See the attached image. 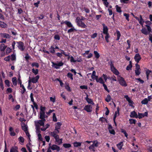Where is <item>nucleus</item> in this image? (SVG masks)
<instances>
[{"label": "nucleus", "instance_id": "obj_51", "mask_svg": "<svg viewBox=\"0 0 152 152\" xmlns=\"http://www.w3.org/2000/svg\"><path fill=\"white\" fill-rule=\"evenodd\" d=\"M124 16H125V17L126 18L127 20V21H129V14L125 13L124 14Z\"/></svg>", "mask_w": 152, "mask_h": 152}, {"label": "nucleus", "instance_id": "obj_53", "mask_svg": "<svg viewBox=\"0 0 152 152\" xmlns=\"http://www.w3.org/2000/svg\"><path fill=\"white\" fill-rule=\"evenodd\" d=\"M72 76H73V75L72 74L70 73V72H69L67 74V76L70 78V79L72 80H73V77H72Z\"/></svg>", "mask_w": 152, "mask_h": 152}, {"label": "nucleus", "instance_id": "obj_15", "mask_svg": "<svg viewBox=\"0 0 152 152\" xmlns=\"http://www.w3.org/2000/svg\"><path fill=\"white\" fill-rule=\"evenodd\" d=\"M50 147L51 149L53 150H56L57 151H59L60 150L59 147L55 145H53Z\"/></svg>", "mask_w": 152, "mask_h": 152}, {"label": "nucleus", "instance_id": "obj_57", "mask_svg": "<svg viewBox=\"0 0 152 152\" xmlns=\"http://www.w3.org/2000/svg\"><path fill=\"white\" fill-rule=\"evenodd\" d=\"M5 83L7 87H9L10 86V82L8 80H6L5 81Z\"/></svg>", "mask_w": 152, "mask_h": 152}, {"label": "nucleus", "instance_id": "obj_24", "mask_svg": "<svg viewBox=\"0 0 152 152\" xmlns=\"http://www.w3.org/2000/svg\"><path fill=\"white\" fill-rule=\"evenodd\" d=\"M141 32L145 35H147L148 34H149V33L147 31L146 29L144 28H142L141 30Z\"/></svg>", "mask_w": 152, "mask_h": 152}, {"label": "nucleus", "instance_id": "obj_21", "mask_svg": "<svg viewBox=\"0 0 152 152\" xmlns=\"http://www.w3.org/2000/svg\"><path fill=\"white\" fill-rule=\"evenodd\" d=\"M64 23L66 24L68 27H73V25L69 21L66 20L64 22Z\"/></svg>", "mask_w": 152, "mask_h": 152}, {"label": "nucleus", "instance_id": "obj_27", "mask_svg": "<svg viewBox=\"0 0 152 152\" xmlns=\"http://www.w3.org/2000/svg\"><path fill=\"white\" fill-rule=\"evenodd\" d=\"M86 99L87 102L91 104H94V103H93L92 100L91 99H89L88 98V96H87L86 97Z\"/></svg>", "mask_w": 152, "mask_h": 152}, {"label": "nucleus", "instance_id": "obj_63", "mask_svg": "<svg viewBox=\"0 0 152 152\" xmlns=\"http://www.w3.org/2000/svg\"><path fill=\"white\" fill-rule=\"evenodd\" d=\"M145 26L147 27V30L149 31V33L151 31V28L150 26L148 25H146Z\"/></svg>", "mask_w": 152, "mask_h": 152}, {"label": "nucleus", "instance_id": "obj_10", "mask_svg": "<svg viewBox=\"0 0 152 152\" xmlns=\"http://www.w3.org/2000/svg\"><path fill=\"white\" fill-rule=\"evenodd\" d=\"M136 68L135 70V74L136 75H139L140 73V66L137 64L135 65Z\"/></svg>", "mask_w": 152, "mask_h": 152}, {"label": "nucleus", "instance_id": "obj_48", "mask_svg": "<svg viewBox=\"0 0 152 152\" xmlns=\"http://www.w3.org/2000/svg\"><path fill=\"white\" fill-rule=\"evenodd\" d=\"M132 67V65L131 64V61H130V64L129 65H128L126 68V69L127 70H129L131 69Z\"/></svg>", "mask_w": 152, "mask_h": 152}, {"label": "nucleus", "instance_id": "obj_31", "mask_svg": "<svg viewBox=\"0 0 152 152\" xmlns=\"http://www.w3.org/2000/svg\"><path fill=\"white\" fill-rule=\"evenodd\" d=\"M140 19H139V23L142 25V27H143V24L144 23V21L143 19L142 18V17L141 15H140Z\"/></svg>", "mask_w": 152, "mask_h": 152}, {"label": "nucleus", "instance_id": "obj_44", "mask_svg": "<svg viewBox=\"0 0 152 152\" xmlns=\"http://www.w3.org/2000/svg\"><path fill=\"white\" fill-rule=\"evenodd\" d=\"M32 72L35 75H37L38 72V70L37 69H35L34 68H33L32 69Z\"/></svg>", "mask_w": 152, "mask_h": 152}, {"label": "nucleus", "instance_id": "obj_5", "mask_svg": "<svg viewBox=\"0 0 152 152\" xmlns=\"http://www.w3.org/2000/svg\"><path fill=\"white\" fill-rule=\"evenodd\" d=\"M117 79L121 85L125 87L127 86V84L123 77L120 76H118Z\"/></svg>", "mask_w": 152, "mask_h": 152}, {"label": "nucleus", "instance_id": "obj_38", "mask_svg": "<svg viewBox=\"0 0 152 152\" xmlns=\"http://www.w3.org/2000/svg\"><path fill=\"white\" fill-rule=\"evenodd\" d=\"M94 54L95 55V57L97 58H98L100 57L99 53L97 51H94Z\"/></svg>", "mask_w": 152, "mask_h": 152}, {"label": "nucleus", "instance_id": "obj_61", "mask_svg": "<svg viewBox=\"0 0 152 152\" xmlns=\"http://www.w3.org/2000/svg\"><path fill=\"white\" fill-rule=\"evenodd\" d=\"M33 94L32 93L30 94V97L31 101L33 102L34 103V100L33 97Z\"/></svg>", "mask_w": 152, "mask_h": 152}, {"label": "nucleus", "instance_id": "obj_2", "mask_svg": "<svg viewBox=\"0 0 152 152\" xmlns=\"http://www.w3.org/2000/svg\"><path fill=\"white\" fill-rule=\"evenodd\" d=\"M75 22L77 24V25L79 26L82 28H85L87 27V26L85 24V23L82 22L80 17H77L76 18Z\"/></svg>", "mask_w": 152, "mask_h": 152}, {"label": "nucleus", "instance_id": "obj_11", "mask_svg": "<svg viewBox=\"0 0 152 152\" xmlns=\"http://www.w3.org/2000/svg\"><path fill=\"white\" fill-rule=\"evenodd\" d=\"M84 109L87 112H91L92 111V107L91 105L88 104L85 106Z\"/></svg>", "mask_w": 152, "mask_h": 152}, {"label": "nucleus", "instance_id": "obj_18", "mask_svg": "<svg viewBox=\"0 0 152 152\" xmlns=\"http://www.w3.org/2000/svg\"><path fill=\"white\" fill-rule=\"evenodd\" d=\"M119 108L118 107L117 108V111L115 112L113 120L114 121V122H115V125H116V124L115 122V118H116V117L119 115Z\"/></svg>", "mask_w": 152, "mask_h": 152}, {"label": "nucleus", "instance_id": "obj_36", "mask_svg": "<svg viewBox=\"0 0 152 152\" xmlns=\"http://www.w3.org/2000/svg\"><path fill=\"white\" fill-rule=\"evenodd\" d=\"M12 81L13 83V84L15 86H16L17 85V79L16 77H14L12 78Z\"/></svg>", "mask_w": 152, "mask_h": 152}, {"label": "nucleus", "instance_id": "obj_56", "mask_svg": "<svg viewBox=\"0 0 152 152\" xmlns=\"http://www.w3.org/2000/svg\"><path fill=\"white\" fill-rule=\"evenodd\" d=\"M53 121L56 122L57 121V119L55 113H53Z\"/></svg>", "mask_w": 152, "mask_h": 152}, {"label": "nucleus", "instance_id": "obj_1", "mask_svg": "<svg viewBox=\"0 0 152 152\" xmlns=\"http://www.w3.org/2000/svg\"><path fill=\"white\" fill-rule=\"evenodd\" d=\"M45 119H41V120H37L34 121L36 127V130H40L42 131H45L50 126L49 124L44 125L45 121Z\"/></svg>", "mask_w": 152, "mask_h": 152}, {"label": "nucleus", "instance_id": "obj_54", "mask_svg": "<svg viewBox=\"0 0 152 152\" xmlns=\"http://www.w3.org/2000/svg\"><path fill=\"white\" fill-rule=\"evenodd\" d=\"M116 11L118 12H121V8L118 7V5L116 6Z\"/></svg>", "mask_w": 152, "mask_h": 152}, {"label": "nucleus", "instance_id": "obj_12", "mask_svg": "<svg viewBox=\"0 0 152 152\" xmlns=\"http://www.w3.org/2000/svg\"><path fill=\"white\" fill-rule=\"evenodd\" d=\"M141 56L139 53L136 54L134 57V59L135 61L137 63L139 62L141 60Z\"/></svg>", "mask_w": 152, "mask_h": 152}, {"label": "nucleus", "instance_id": "obj_19", "mask_svg": "<svg viewBox=\"0 0 152 152\" xmlns=\"http://www.w3.org/2000/svg\"><path fill=\"white\" fill-rule=\"evenodd\" d=\"M36 132L37 134L38 139L40 141H42V138L41 134H40V130H36Z\"/></svg>", "mask_w": 152, "mask_h": 152}, {"label": "nucleus", "instance_id": "obj_33", "mask_svg": "<svg viewBox=\"0 0 152 152\" xmlns=\"http://www.w3.org/2000/svg\"><path fill=\"white\" fill-rule=\"evenodd\" d=\"M96 81L97 82H99L102 84L104 83L102 77H100L99 79H98V78H96Z\"/></svg>", "mask_w": 152, "mask_h": 152}, {"label": "nucleus", "instance_id": "obj_46", "mask_svg": "<svg viewBox=\"0 0 152 152\" xmlns=\"http://www.w3.org/2000/svg\"><path fill=\"white\" fill-rule=\"evenodd\" d=\"M31 65L32 66V67L35 66L37 68H38L39 67V65L36 62H34L32 63L31 64Z\"/></svg>", "mask_w": 152, "mask_h": 152}, {"label": "nucleus", "instance_id": "obj_62", "mask_svg": "<svg viewBox=\"0 0 152 152\" xmlns=\"http://www.w3.org/2000/svg\"><path fill=\"white\" fill-rule=\"evenodd\" d=\"M121 132L122 133H123L124 134V135L127 138H128V134H127L126 133V131L123 130V129H122V130L121 131Z\"/></svg>", "mask_w": 152, "mask_h": 152}, {"label": "nucleus", "instance_id": "obj_60", "mask_svg": "<svg viewBox=\"0 0 152 152\" xmlns=\"http://www.w3.org/2000/svg\"><path fill=\"white\" fill-rule=\"evenodd\" d=\"M80 88L81 89H88V87L86 85L81 86H80Z\"/></svg>", "mask_w": 152, "mask_h": 152}, {"label": "nucleus", "instance_id": "obj_37", "mask_svg": "<svg viewBox=\"0 0 152 152\" xmlns=\"http://www.w3.org/2000/svg\"><path fill=\"white\" fill-rule=\"evenodd\" d=\"M148 100L147 98H145L142 101L141 103L142 104H147L148 102Z\"/></svg>", "mask_w": 152, "mask_h": 152}, {"label": "nucleus", "instance_id": "obj_9", "mask_svg": "<svg viewBox=\"0 0 152 152\" xmlns=\"http://www.w3.org/2000/svg\"><path fill=\"white\" fill-rule=\"evenodd\" d=\"M39 75H37L35 77L31 78L30 77H29V82H32L33 83H36L38 80L39 79Z\"/></svg>", "mask_w": 152, "mask_h": 152}, {"label": "nucleus", "instance_id": "obj_4", "mask_svg": "<svg viewBox=\"0 0 152 152\" xmlns=\"http://www.w3.org/2000/svg\"><path fill=\"white\" fill-rule=\"evenodd\" d=\"M93 144L90 145L88 148L89 149L92 150L93 151L95 152V147H97L99 145V142L97 140L92 141Z\"/></svg>", "mask_w": 152, "mask_h": 152}, {"label": "nucleus", "instance_id": "obj_39", "mask_svg": "<svg viewBox=\"0 0 152 152\" xmlns=\"http://www.w3.org/2000/svg\"><path fill=\"white\" fill-rule=\"evenodd\" d=\"M63 146L65 148H70L71 147V145L69 143L64 144L63 145Z\"/></svg>", "mask_w": 152, "mask_h": 152}, {"label": "nucleus", "instance_id": "obj_49", "mask_svg": "<svg viewBox=\"0 0 152 152\" xmlns=\"http://www.w3.org/2000/svg\"><path fill=\"white\" fill-rule=\"evenodd\" d=\"M151 71L148 70L146 71V75L148 79V77L149 75L150 74V73L151 72Z\"/></svg>", "mask_w": 152, "mask_h": 152}, {"label": "nucleus", "instance_id": "obj_41", "mask_svg": "<svg viewBox=\"0 0 152 152\" xmlns=\"http://www.w3.org/2000/svg\"><path fill=\"white\" fill-rule=\"evenodd\" d=\"M105 34L106 35V36L105 37V39L107 42H109V41L108 39L110 37L109 34L108 33Z\"/></svg>", "mask_w": 152, "mask_h": 152}, {"label": "nucleus", "instance_id": "obj_22", "mask_svg": "<svg viewBox=\"0 0 152 152\" xmlns=\"http://www.w3.org/2000/svg\"><path fill=\"white\" fill-rule=\"evenodd\" d=\"M130 116L131 117L133 118L135 117L136 118H137L138 117V116L137 114L134 111H133L131 112V114L130 115Z\"/></svg>", "mask_w": 152, "mask_h": 152}, {"label": "nucleus", "instance_id": "obj_43", "mask_svg": "<svg viewBox=\"0 0 152 152\" xmlns=\"http://www.w3.org/2000/svg\"><path fill=\"white\" fill-rule=\"evenodd\" d=\"M116 32L117 35V40H118L120 39L121 34L120 31H117Z\"/></svg>", "mask_w": 152, "mask_h": 152}, {"label": "nucleus", "instance_id": "obj_40", "mask_svg": "<svg viewBox=\"0 0 152 152\" xmlns=\"http://www.w3.org/2000/svg\"><path fill=\"white\" fill-rule=\"evenodd\" d=\"M50 52L52 53H55V48L53 46H51L49 49Z\"/></svg>", "mask_w": 152, "mask_h": 152}, {"label": "nucleus", "instance_id": "obj_13", "mask_svg": "<svg viewBox=\"0 0 152 152\" xmlns=\"http://www.w3.org/2000/svg\"><path fill=\"white\" fill-rule=\"evenodd\" d=\"M102 25L103 26V33L104 34L108 33V28L107 26H106L104 23H103Z\"/></svg>", "mask_w": 152, "mask_h": 152}, {"label": "nucleus", "instance_id": "obj_17", "mask_svg": "<svg viewBox=\"0 0 152 152\" xmlns=\"http://www.w3.org/2000/svg\"><path fill=\"white\" fill-rule=\"evenodd\" d=\"M0 35L1 37L3 38H10V36L9 34L5 33H1L0 34Z\"/></svg>", "mask_w": 152, "mask_h": 152}, {"label": "nucleus", "instance_id": "obj_45", "mask_svg": "<svg viewBox=\"0 0 152 152\" xmlns=\"http://www.w3.org/2000/svg\"><path fill=\"white\" fill-rule=\"evenodd\" d=\"M11 60L12 61H14L16 59V56L15 54H12L11 56Z\"/></svg>", "mask_w": 152, "mask_h": 152}, {"label": "nucleus", "instance_id": "obj_14", "mask_svg": "<svg viewBox=\"0 0 152 152\" xmlns=\"http://www.w3.org/2000/svg\"><path fill=\"white\" fill-rule=\"evenodd\" d=\"M148 113L147 112H145L144 113H138V117L139 118H141L145 116H147Z\"/></svg>", "mask_w": 152, "mask_h": 152}, {"label": "nucleus", "instance_id": "obj_30", "mask_svg": "<svg viewBox=\"0 0 152 152\" xmlns=\"http://www.w3.org/2000/svg\"><path fill=\"white\" fill-rule=\"evenodd\" d=\"M10 152H18V148L16 146L12 147L10 150Z\"/></svg>", "mask_w": 152, "mask_h": 152}, {"label": "nucleus", "instance_id": "obj_23", "mask_svg": "<svg viewBox=\"0 0 152 152\" xmlns=\"http://www.w3.org/2000/svg\"><path fill=\"white\" fill-rule=\"evenodd\" d=\"M7 47V46L3 44H1L0 45V51H4Z\"/></svg>", "mask_w": 152, "mask_h": 152}, {"label": "nucleus", "instance_id": "obj_6", "mask_svg": "<svg viewBox=\"0 0 152 152\" xmlns=\"http://www.w3.org/2000/svg\"><path fill=\"white\" fill-rule=\"evenodd\" d=\"M110 68L111 71L115 75H118L119 74V73L118 70L114 67L113 64L112 62H111L110 63Z\"/></svg>", "mask_w": 152, "mask_h": 152}, {"label": "nucleus", "instance_id": "obj_20", "mask_svg": "<svg viewBox=\"0 0 152 152\" xmlns=\"http://www.w3.org/2000/svg\"><path fill=\"white\" fill-rule=\"evenodd\" d=\"M39 118L41 119H45V112L40 111Z\"/></svg>", "mask_w": 152, "mask_h": 152}, {"label": "nucleus", "instance_id": "obj_16", "mask_svg": "<svg viewBox=\"0 0 152 152\" xmlns=\"http://www.w3.org/2000/svg\"><path fill=\"white\" fill-rule=\"evenodd\" d=\"M108 129L109 132L113 134H115V132L113 129L112 126L111 125L109 124L108 125Z\"/></svg>", "mask_w": 152, "mask_h": 152}, {"label": "nucleus", "instance_id": "obj_64", "mask_svg": "<svg viewBox=\"0 0 152 152\" xmlns=\"http://www.w3.org/2000/svg\"><path fill=\"white\" fill-rule=\"evenodd\" d=\"M75 30V29L74 28H72L69 29L67 31V32L68 33H70L74 31Z\"/></svg>", "mask_w": 152, "mask_h": 152}, {"label": "nucleus", "instance_id": "obj_34", "mask_svg": "<svg viewBox=\"0 0 152 152\" xmlns=\"http://www.w3.org/2000/svg\"><path fill=\"white\" fill-rule=\"evenodd\" d=\"M123 145V142H121L119 143L117 145V146L118 148L119 149L121 150L122 148V147Z\"/></svg>", "mask_w": 152, "mask_h": 152}, {"label": "nucleus", "instance_id": "obj_42", "mask_svg": "<svg viewBox=\"0 0 152 152\" xmlns=\"http://www.w3.org/2000/svg\"><path fill=\"white\" fill-rule=\"evenodd\" d=\"M111 99V97L110 95H108L105 99L106 101L107 102H110Z\"/></svg>", "mask_w": 152, "mask_h": 152}, {"label": "nucleus", "instance_id": "obj_47", "mask_svg": "<svg viewBox=\"0 0 152 152\" xmlns=\"http://www.w3.org/2000/svg\"><path fill=\"white\" fill-rule=\"evenodd\" d=\"M129 123L130 124H135L136 121L134 119H131L129 120Z\"/></svg>", "mask_w": 152, "mask_h": 152}, {"label": "nucleus", "instance_id": "obj_3", "mask_svg": "<svg viewBox=\"0 0 152 152\" xmlns=\"http://www.w3.org/2000/svg\"><path fill=\"white\" fill-rule=\"evenodd\" d=\"M50 135L54 138L56 142L58 143V144H60L62 143V139H59V136L57 134L54 133V132H52L50 133Z\"/></svg>", "mask_w": 152, "mask_h": 152}, {"label": "nucleus", "instance_id": "obj_7", "mask_svg": "<svg viewBox=\"0 0 152 152\" xmlns=\"http://www.w3.org/2000/svg\"><path fill=\"white\" fill-rule=\"evenodd\" d=\"M17 46L18 49L21 51H23L25 49V47L24 46V43L21 42H16Z\"/></svg>", "mask_w": 152, "mask_h": 152}, {"label": "nucleus", "instance_id": "obj_8", "mask_svg": "<svg viewBox=\"0 0 152 152\" xmlns=\"http://www.w3.org/2000/svg\"><path fill=\"white\" fill-rule=\"evenodd\" d=\"M51 63L52 64V66L56 69H59V67L62 66L64 64V63L62 61L58 62L56 63H54L53 62H52Z\"/></svg>", "mask_w": 152, "mask_h": 152}, {"label": "nucleus", "instance_id": "obj_28", "mask_svg": "<svg viewBox=\"0 0 152 152\" xmlns=\"http://www.w3.org/2000/svg\"><path fill=\"white\" fill-rule=\"evenodd\" d=\"M7 25L3 22L0 21V26L2 28H6Z\"/></svg>", "mask_w": 152, "mask_h": 152}, {"label": "nucleus", "instance_id": "obj_55", "mask_svg": "<svg viewBox=\"0 0 152 152\" xmlns=\"http://www.w3.org/2000/svg\"><path fill=\"white\" fill-rule=\"evenodd\" d=\"M104 4L106 7H108L109 4L108 2H107V0H102Z\"/></svg>", "mask_w": 152, "mask_h": 152}, {"label": "nucleus", "instance_id": "obj_50", "mask_svg": "<svg viewBox=\"0 0 152 152\" xmlns=\"http://www.w3.org/2000/svg\"><path fill=\"white\" fill-rule=\"evenodd\" d=\"M11 59V56H9L4 58V60L6 61H9Z\"/></svg>", "mask_w": 152, "mask_h": 152}, {"label": "nucleus", "instance_id": "obj_35", "mask_svg": "<svg viewBox=\"0 0 152 152\" xmlns=\"http://www.w3.org/2000/svg\"><path fill=\"white\" fill-rule=\"evenodd\" d=\"M124 97L126 99V100L130 103L132 104L133 103L131 99L127 95H125Z\"/></svg>", "mask_w": 152, "mask_h": 152}, {"label": "nucleus", "instance_id": "obj_59", "mask_svg": "<svg viewBox=\"0 0 152 152\" xmlns=\"http://www.w3.org/2000/svg\"><path fill=\"white\" fill-rule=\"evenodd\" d=\"M70 61L71 62L75 63L76 62V60H75L73 57L72 56L70 57Z\"/></svg>", "mask_w": 152, "mask_h": 152}, {"label": "nucleus", "instance_id": "obj_58", "mask_svg": "<svg viewBox=\"0 0 152 152\" xmlns=\"http://www.w3.org/2000/svg\"><path fill=\"white\" fill-rule=\"evenodd\" d=\"M11 51V49L10 48H7L6 50V53L7 54L10 53Z\"/></svg>", "mask_w": 152, "mask_h": 152}, {"label": "nucleus", "instance_id": "obj_32", "mask_svg": "<svg viewBox=\"0 0 152 152\" xmlns=\"http://www.w3.org/2000/svg\"><path fill=\"white\" fill-rule=\"evenodd\" d=\"M61 125V124L60 122H57L56 124L55 129H59L60 128V127Z\"/></svg>", "mask_w": 152, "mask_h": 152}, {"label": "nucleus", "instance_id": "obj_25", "mask_svg": "<svg viewBox=\"0 0 152 152\" xmlns=\"http://www.w3.org/2000/svg\"><path fill=\"white\" fill-rule=\"evenodd\" d=\"M82 142H75L73 143L74 146L75 147H77L80 146L81 145Z\"/></svg>", "mask_w": 152, "mask_h": 152}, {"label": "nucleus", "instance_id": "obj_26", "mask_svg": "<svg viewBox=\"0 0 152 152\" xmlns=\"http://www.w3.org/2000/svg\"><path fill=\"white\" fill-rule=\"evenodd\" d=\"M9 131L10 134L11 136H14L15 135V133L13 130V128L12 127H10L9 129Z\"/></svg>", "mask_w": 152, "mask_h": 152}, {"label": "nucleus", "instance_id": "obj_29", "mask_svg": "<svg viewBox=\"0 0 152 152\" xmlns=\"http://www.w3.org/2000/svg\"><path fill=\"white\" fill-rule=\"evenodd\" d=\"M22 129L25 132L27 131V128L26 125L24 124L23 123L21 124Z\"/></svg>", "mask_w": 152, "mask_h": 152}, {"label": "nucleus", "instance_id": "obj_52", "mask_svg": "<svg viewBox=\"0 0 152 152\" xmlns=\"http://www.w3.org/2000/svg\"><path fill=\"white\" fill-rule=\"evenodd\" d=\"M18 140H19V141L20 142L22 143H23L24 142V138L23 137H22L21 136L19 137L18 138Z\"/></svg>", "mask_w": 152, "mask_h": 152}]
</instances>
